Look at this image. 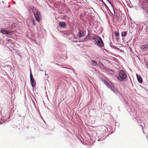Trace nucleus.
I'll return each mask as SVG.
<instances>
[{
  "label": "nucleus",
  "mask_w": 148,
  "mask_h": 148,
  "mask_svg": "<svg viewBox=\"0 0 148 148\" xmlns=\"http://www.w3.org/2000/svg\"><path fill=\"white\" fill-rule=\"evenodd\" d=\"M141 49L143 50H146L148 49V45H142L141 47Z\"/></svg>",
  "instance_id": "obj_8"
},
{
  "label": "nucleus",
  "mask_w": 148,
  "mask_h": 148,
  "mask_svg": "<svg viewBox=\"0 0 148 148\" xmlns=\"http://www.w3.org/2000/svg\"><path fill=\"white\" fill-rule=\"evenodd\" d=\"M91 127H92V130L94 131H98L101 128V127L99 126H91Z\"/></svg>",
  "instance_id": "obj_9"
},
{
  "label": "nucleus",
  "mask_w": 148,
  "mask_h": 148,
  "mask_svg": "<svg viewBox=\"0 0 148 148\" xmlns=\"http://www.w3.org/2000/svg\"><path fill=\"white\" fill-rule=\"evenodd\" d=\"M30 81L31 85L32 87H34L36 86V82L31 73L30 74Z\"/></svg>",
  "instance_id": "obj_4"
},
{
  "label": "nucleus",
  "mask_w": 148,
  "mask_h": 148,
  "mask_svg": "<svg viewBox=\"0 0 148 148\" xmlns=\"http://www.w3.org/2000/svg\"><path fill=\"white\" fill-rule=\"evenodd\" d=\"M147 2L148 3V0H147Z\"/></svg>",
  "instance_id": "obj_19"
},
{
  "label": "nucleus",
  "mask_w": 148,
  "mask_h": 148,
  "mask_svg": "<svg viewBox=\"0 0 148 148\" xmlns=\"http://www.w3.org/2000/svg\"><path fill=\"white\" fill-rule=\"evenodd\" d=\"M102 82L106 85L107 86L108 88H110V85L106 81L103 80L102 81Z\"/></svg>",
  "instance_id": "obj_10"
},
{
  "label": "nucleus",
  "mask_w": 148,
  "mask_h": 148,
  "mask_svg": "<svg viewBox=\"0 0 148 148\" xmlns=\"http://www.w3.org/2000/svg\"><path fill=\"white\" fill-rule=\"evenodd\" d=\"M84 32L82 31H80L78 33V34L77 37V38H80L81 37H83L84 36Z\"/></svg>",
  "instance_id": "obj_7"
},
{
  "label": "nucleus",
  "mask_w": 148,
  "mask_h": 148,
  "mask_svg": "<svg viewBox=\"0 0 148 148\" xmlns=\"http://www.w3.org/2000/svg\"><path fill=\"white\" fill-rule=\"evenodd\" d=\"M127 76V75L124 71L123 70H121L119 72V75L117 77V78L120 81H123L125 79Z\"/></svg>",
  "instance_id": "obj_2"
},
{
  "label": "nucleus",
  "mask_w": 148,
  "mask_h": 148,
  "mask_svg": "<svg viewBox=\"0 0 148 148\" xmlns=\"http://www.w3.org/2000/svg\"><path fill=\"white\" fill-rule=\"evenodd\" d=\"M111 89L115 93H117L118 92V90L116 88H115L113 86L111 87Z\"/></svg>",
  "instance_id": "obj_13"
},
{
  "label": "nucleus",
  "mask_w": 148,
  "mask_h": 148,
  "mask_svg": "<svg viewBox=\"0 0 148 148\" xmlns=\"http://www.w3.org/2000/svg\"><path fill=\"white\" fill-rule=\"evenodd\" d=\"M34 13V16L36 21L38 22H39L41 17L40 12L39 11H37L36 12V14Z\"/></svg>",
  "instance_id": "obj_3"
},
{
  "label": "nucleus",
  "mask_w": 148,
  "mask_h": 148,
  "mask_svg": "<svg viewBox=\"0 0 148 148\" xmlns=\"http://www.w3.org/2000/svg\"><path fill=\"white\" fill-rule=\"evenodd\" d=\"M1 32L2 33L4 34H8L11 35L12 34V32H11L8 31L7 30H5L4 29H1Z\"/></svg>",
  "instance_id": "obj_5"
},
{
  "label": "nucleus",
  "mask_w": 148,
  "mask_h": 148,
  "mask_svg": "<svg viewBox=\"0 0 148 148\" xmlns=\"http://www.w3.org/2000/svg\"><path fill=\"white\" fill-rule=\"evenodd\" d=\"M86 38H85L81 42H84L86 41Z\"/></svg>",
  "instance_id": "obj_17"
},
{
  "label": "nucleus",
  "mask_w": 148,
  "mask_h": 148,
  "mask_svg": "<svg viewBox=\"0 0 148 148\" xmlns=\"http://www.w3.org/2000/svg\"><path fill=\"white\" fill-rule=\"evenodd\" d=\"M31 21L32 22V24L34 26H35L36 24L35 22V21L34 19L33 18H32L31 19Z\"/></svg>",
  "instance_id": "obj_15"
},
{
  "label": "nucleus",
  "mask_w": 148,
  "mask_h": 148,
  "mask_svg": "<svg viewBox=\"0 0 148 148\" xmlns=\"http://www.w3.org/2000/svg\"><path fill=\"white\" fill-rule=\"evenodd\" d=\"M59 25L61 27H64L65 26L66 24L65 22H62L60 23Z\"/></svg>",
  "instance_id": "obj_11"
},
{
  "label": "nucleus",
  "mask_w": 148,
  "mask_h": 148,
  "mask_svg": "<svg viewBox=\"0 0 148 148\" xmlns=\"http://www.w3.org/2000/svg\"><path fill=\"white\" fill-rule=\"evenodd\" d=\"M114 34L116 36H118L119 35V33L117 32H114Z\"/></svg>",
  "instance_id": "obj_16"
},
{
  "label": "nucleus",
  "mask_w": 148,
  "mask_h": 148,
  "mask_svg": "<svg viewBox=\"0 0 148 148\" xmlns=\"http://www.w3.org/2000/svg\"><path fill=\"white\" fill-rule=\"evenodd\" d=\"M92 39L97 45L101 47L103 46L104 44L101 38L99 36L95 35L92 37Z\"/></svg>",
  "instance_id": "obj_1"
},
{
  "label": "nucleus",
  "mask_w": 148,
  "mask_h": 148,
  "mask_svg": "<svg viewBox=\"0 0 148 148\" xmlns=\"http://www.w3.org/2000/svg\"><path fill=\"white\" fill-rule=\"evenodd\" d=\"M127 34V32L126 31H124L121 33V36L123 37L125 36Z\"/></svg>",
  "instance_id": "obj_12"
},
{
  "label": "nucleus",
  "mask_w": 148,
  "mask_h": 148,
  "mask_svg": "<svg viewBox=\"0 0 148 148\" xmlns=\"http://www.w3.org/2000/svg\"><path fill=\"white\" fill-rule=\"evenodd\" d=\"M136 76L138 82L140 84H142L143 82V80L142 78L140 75L138 74H136Z\"/></svg>",
  "instance_id": "obj_6"
},
{
  "label": "nucleus",
  "mask_w": 148,
  "mask_h": 148,
  "mask_svg": "<svg viewBox=\"0 0 148 148\" xmlns=\"http://www.w3.org/2000/svg\"><path fill=\"white\" fill-rule=\"evenodd\" d=\"M13 3H15V2H13Z\"/></svg>",
  "instance_id": "obj_20"
},
{
  "label": "nucleus",
  "mask_w": 148,
  "mask_h": 148,
  "mask_svg": "<svg viewBox=\"0 0 148 148\" xmlns=\"http://www.w3.org/2000/svg\"><path fill=\"white\" fill-rule=\"evenodd\" d=\"M91 64L92 65H95L96 66L97 65V62L93 60H92L91 61Z\"/></svg>",
  "instance_id": "obj_14"
},
{
  "label": "nucleus",
  "mask_w": 148,
  "mask_h": 148,
  "mask_svg": "<svg viewBox=\"0 0 148 148\" xmlns=\"http://www.w3.org/2000/svg\"><path fill=\"white\" fill-rule=\"evenodd\" d=\"M101 1H102V2L104 3L103 1V0H100Z\"/></svg>",
  "instance_id": "obj_18"
}]
</instances>
